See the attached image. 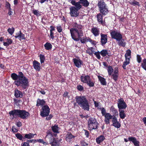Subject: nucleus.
Instances as JSON below:
<instances>
[{
    "instance_id": "obj_33",
    "label": "nucleus",
    "mask_w": 146,
    "mask_h": 146,
    "mask_svg": "<svg viewBox=\"0 0 146 146\" xmlns=\"http://www.w3.org/2000/svg\"><path fill=\"white\" fill-rule=\"evenodd\" d=\"M44 46L46 50H50L51 49L52 47V45L50 43L47 42L44 45Z\"/></svg>"
},
{
    "instance_id": "obj_34",
    "label": "nucleus",
    "mask_w": 146,
    "mask_h": 146,
    "mask_svg": "<svg viewBox=\"0 0 146 146\" xmlns=\"http://www.w3.org/2000/svg\"><path fill=\"white\" fill-rule=\"evenodd\" d=\"M131 51L129 49H128L126 51V52L125 54V59L129 58L130 59L131 58Z\"/></svg>"
},
{
    "instance_id": "obj_37",
    "label": "nucleus",
    "mask_w": 146,
    "mask_h": 146,
    "mask_svg": "<svg viewBox=\"0 0 146 146\" xmlns=\"http://www.w3.org/2000/svg\"><path fill=\"white\" fill-rule=\"evenodd\" d=\"M15 136L17 138L21 141H23V139H24V137L22 136V135L20 133H17L15 135Z\"/></svg>"
},
{
    "instance_id": "obj_49",
    "label": "nucleus",
    "mask_w": 146,
    "mask_h": 146,
    "mask_svg": "<svg viewBox=\"0 0 146 146\" xmlns=\"http://www.w3.org/2000/svg\"><path fill=\"white\" fill-rule=\"evenodd\" d=\"M112 119V124L114 125L115 123L118 121L116 117V116H113Z\"/></svg>"
},
{
    "instance_id": "obj_36",
    "label": "nucleus",
    "mask_w": 146,
    "mask_h": 146,
    "mask_svg": "<svg viewBox=\"0 0 146 146\" xmlns=\"http://www.w3.org/2000/svg\"><path fill=\"white\" fill-rule=\"evenodd\" d=\"M100 54L103 57H104L105 56H106L107 55L109 56L108 50L106 49H103L100 52Z\"/></svg>"
},
{
    "instance_id": "obj_48",
    "label": "nucleus",
    "mask_w": 146,
    "mask_h": 146,
    "mask_svg": "<svg viewBox=\"0 0 146 146\" xmlns=\"http://www.w3.org/2000/svg\"><path fill=\"white\" fill-rule=\"evenodd\" d=\"M77 89L80 91H82L84 90V88L80 85H79L76 87Z\"/></svg>"
},
{
    "instance_id": "obj_3",
    "label": "nucleus",
    "mask_w": 146,
    "mask_h": 146,
    "mask_svg": "<svg viewBox=\"0 0 146 146\" xmlns=\"http://www.w3.org/2000/svg\"><path fill=\"white\" fill-rule=\"evenodd\" d=\"M10 116L12 117V119L20 117L23 119H26L30 116V114L28 111L24 110L14 109L9 112Z\"/></svg>"
},
{
    "instance_id": "obj_19",
    "label": "nucleus",
    "mask_w": 146,
    "mask_h": 146,
    "mask_svg": "<svg viewBox=\"0 0 146 146\" xmlns=\"http://www.w3.org/2000/svg\"><path fill=\"white\" fill-rule=\"evenodd\" d=\"M75 1L72 0L70 2L74 6L76 9L79 10L82 7V5L80 4V1L78 2H76Z\"/></svg>"
},
{
    "instance_id": "obj_26",
    "label": "nucleus",
    "mask_w": 146,
    "mask_h": 146,
    "mask_svg": "<svg viewBox=\"0 0 146 146\" xmlns=\"http://www.w3.org/2000/svg\"><path fill=\"white\" fill-rule=\"evenodd\" d=\"M119 112V115L120 118L122 119H124L126 116V113L124 110H118Z\"/></svg>"
},
{
    "instance_id": "obj_14",
    "label": "nucleus",
    "mask_w": 146,
    "mask_h": 146,
    "mask_svg": "<svg viewBox=\"0 0 146 146\" xmlns=\"http://www.w3.org/2000/svg\"><path fill=\"white\" fill-rule=\"evenodd\" d=\"M100 13L98 14L97 15V18L98 22L103 26L106 25V22L105 20H103V15L101 14Z\"/></svg>"
},
{
    "instance_id": "obj_28",
    "label": "nucleus",
    "mask_w": 146,
    "mask_h": 146,
    "mask_svg": "<svg viewBox=\"0 0 146 146\" xmlns=\"http://www.w3.org/2000/svg\"><path fill=\"white\" fill-rule=\"evenodd\" d=\"M98 77L102 85L106 86L107 85V82L105 78L100 76H98Z\"/></svg>"
},
{
    "instance_id": "obj_38",
    "label": "nucleus",
    "mask_w": 146,
    "mask_h": 146,
    "mask_svg": "<svg viewBox=\"0 0 146 146\" xmlns=\"http://www.w3.org/2000/svg\"><path fill=\"white\" fill-rule=\"evenodd\" d=\"M108 72V75L110 76L111 75L112 73L113 72V69L112 66H108V68L107 69Z\"/></svg>"
},
{
    "instance_id": "obj_52",
    "label": "nucleus",
    "mask_w": 146,
    "mask_h": 146,
    "mask_svg": "<svg viewBox=\"0 0 146 146\" xmlns=\"http://www.w3.org/2000/svg\"><path fill=\"white\" fill-rule=\"evenodd\" d=\"M88 40H89V41L93 45H95L96 44V41L93 40L92 39H91L90 37Z\"/></svg>"
},
{
    "instance_id": "obj_58",
    "label": "nucleus",
    "mask_w": 146,
    "mask_h": 146,
    "mask_svg": "<svg viewBox=\"0 0 146 146\" xmlns=\"http://www.w3.org/2000/svg\"><path fill=\"white\" fill-rule=\"evenodd\" d=\"M48 116H46V117L45 118L46 120L48 121L50 120L53 117V115L51 114H50V115L49 114Z\"/></svg>"
},
{
    "instance_id": "obj_25",
    "label": "nucleus",
    "mask_w": 146,
    "mask_h": 146,
    "mask_svg": "<svg viewBox=\"0 0 146 146\" xmlns=\"http://www.w3.org/2000/svg\"><path fill=\"white\" fill-rule=\"evenodd\" d=\"M45 103L46 102L43 99L41 100L38 98L37 100L36 106L38 107L40 106H43Z\"/></svg>"
},
{
    "instance_id": "obj_1",
    "label": "nucleus",
    "mask_w": 146,
    "mask_h": 146,
    "mask_svg": "<svg viewBox=\"0 0 146 146\" xmlns=\"http://www.w3.org/2000/svg\"><path fill=\"white\" fill-rule=\"evenodd\" d=\"M73 28L70 29V32L72 39L76 41L80 40L81 43L85 44L89 41L88 40L90 37L83 36L84 33L83 31V26L80 24H78L76 22L73 23Z\"/></svg>"
},
{
    "instance_id": "obj_24",
    "label": "nucleus",
    "mask_w": 146,
    "mask_h": 146,
    "mask_svg": "<svg viewBox=\"0 0 146 146\" xmlns=\"http://www.w3.org/2000/svg\"><path fill=\"white\" fill-rule=\"evenodd\" d=\"M51 129L52 131L54 133H59V131L60 128L58 127V125H54L52 126L51 127Z\"/></svg>"
},
{
    "instance_id": "obj_35",
    "label": "nucleus",
    "mask_w": 146,
    "mask_h": 146,
    "mask_svg": "<svg viewBox=\"0 0 146 146\" xmlns=\"http://www.w3.org/2000/svg\"><path fill=\"white\" fill-rule=\"evenodd\" d=\"M94 49V48L93 47L89 48L86 50V53L91 56H93V52H94V51H93Z\"/></svg>"
},
{
    "instance_id": "obj_44",
    "label": "nucleus",
    "mask_w": 146,
    "mask_h": 146,
    "mask_svg": "<svg viewBox=\"0 0 146 146\" xmlns=\"http://www.w3.org/2000/svg\"><path fill=\"white\" fill-rule=\"evenodd\" d=\"M98 108L100 109L101 110V113L103 116H104L106 114V113H107L106 112V110L104 108L102 107V108Z\"/></svg>"
},
{
    "instance_id": "obj_42",
    "label": "nucleus",
    "mask_w": 146,
    "mask_h": 146,
    "mask_svg": "<svg viewBox=\"0 0 146 146\" xmlns=\"http://www.w3.org/2000/svg\"><path fill=\"white\" fill-rule=\"evenodd\" d=\"M7 31L9 34L12 35L14 32L15 29L13 27L12 28H9L7 29Z\"/></svg>"
},
{
    "instance_id": "obj_40",
    "label": "nucleus",
    "mask_w": 146,
    "mask_h": 146,
    "mask_svg": "<svg viewBox=\"0 0 146 146\" xmlns=\"http://www.w3.org/2000/svg\"><path fill=\"white\" fill-rule=\"evenodd\" d=\"M129 3L131 5H133L134 6L137 5L139 6H140L139 2L138 1L134 0L133 1L130 2Z\"/></svg>"
},
{
    "instance_id": "obj_51",
    "label": "nucleus",
    "mask_w": 146,
    "mask_h": 146,
    "mask_svg": "<svg viewBox=\"0 0 146 146\" xmlns=\"http://www.w3.org/2000/svg\"><path fill=\"white\" fill-rule=\"evenodd\" d=\"M100 54V52L99 51L96 52L94 53V54L96 55V57L98 59H100L101 58Z\"/></svg>"
},
{
    "instance_id": "obj_9",
    "label": "nucleus",
    "mask_w": 146,
    "mask_h": 146,
    "mask_svg": "<svg viewBox=\"0 0 146 146\" xmlns=\"http://www.w3.org/2000/svg\"><path fill=\"white\" fill-rule=\"evenodd\" d=\"M50 112V109L47 105H44L42 107L40 112V115L42 117L48 116Z\"/></svg>"
},
{
    "instance_id": "obj_8",
    "label": "nucleus",
    "mask_w": 146,
    "mask_h": 146,
    "mask_svg": "<svg viewBox=\"0 0 146 146\" xmlns=\"http://www.w3.org/2000/svg\"><path fill=\"white\" fill-rule=\"evenodd\" d=\"M80 80L83 83H86L90 87H92L94 85V83L92 81V79L88 75L84 76H80Z\"/></svg>"
},
{
    "instance_id": "obj_57",
    "label": "nucleus",
    "mask_w": 146,
    "mask_h": 146,
    "mask_svg": "<svg viewBox=\"0 0 146 146\" xmlns=\"http://www.w3.org/2000/svg\"><path fill=\"white\" fill-rule=\"evenodd\" d=\"M46 133L47 134V135H46V137L48 136L52 137L53 136L52 134V133L50 130H48Z\"/></svg>"
},
{
    "instance_id": "obj_6",
    "label": "nucleus",
    "mask_w": 146,
    "mask_h": 146,
    "mask_svg": "<svg viewBox=\"0 0 146 146\" xmlns=\"http://www.w3.org/2000/svg\"><path fill=\"white\" fill-rule=\"evenodd\" d=\"M99 125V123L95 118L90 117L88 121V127L90 131L98 129Z\"/></svg>"
},
{
    "instance_id": "obj_15",
    "label": "nucleus",
    "mask_w": 146,
    "mask_h": 146,
    "mask_svg": "<svg viewBox=\"0 0 146 146\" xmlns=\"http://www.w3.org/2000/svg\"><path fill=\"white\" fill-rule=\"evenodd\" d=\"M72 60L75 66L78 68H80L81 66V65L83 64L82 61L79 58L78 59L74 58Z\"/></svg>"
},
{
    "instance_id": "obj_21",
    "label": "nucleus",
    "mask_w": 146,
    "mask_h": 146,
    "mask_svg": "<svg viewBox=\"0 0 146 146\" xmlns=\"http://www.w3.org/2000/svg\"><path fill=\"white\" fill-rule=\"evenodd\" d=\"M129 141H131L135 146H139V142L137 140L136 138L134 137H130L128 138Z\"/></svg>"
},
{
    "instance_id": "obj_13",
    "label": "nucleus",
    "mask_w": 146,
    "mask_h": 146,
    "mask_svg": "<svg viewBox=\"0 0 146 146\" xmlns=\"http://www.w3.org/2000/svg\"><path fill=\"white\" fill-rule=\"evenodd\" d=\"M75 137L76 136L73 135L70 132H67L65 136V139L67 142L70 143L72 142Z\"/></svg>"
},
{
    "instance_id": "obj_45",
    "label": "nucleus",
    "mask_w": 146,
    "mask_h": 146,
    "mask_svg": "<svg viewBox=\"0 0 146 146\" xmlns=\"http://www.w3.org/2000/svg\"><path fill=\"white\" fill-rule=\"evenodd\" d=\"M112 125L118 129L121 126V124L118 121L115 123H114V125H113V124H112Z\"/></svg>"
},
{
    "instance_id": "obj_10",
    "label": "nucleus",
    "mask_w": 146,
    "mask_h": 146,
    "mask_svg": "<svg viewBox=\"0 0 146 146\" xmlns=\"http://www.w3.org/2000/svg\"><path fill=\"white\" fill-rule=\"evenodd\" d=\"M117 107L118 110H125L127 107V105L122 98L118 99Z\"/></svg>"
},
{
    "instance_id": "obj_4",
    "label": "nucleus",
    "mask_w": 146,
    "mask_h": 146,
    "mask_svg": "<svg viewBox=\"0 0 146 146\" xmlns=\"http://www.w3.org/2000/svg\"><path fill=\"white\" fill-rule=\"evenodd\" d=\"M75 99L76 103L84 111H89L90 105L85 96H77Z\"/></svg>"
},
{
    "instance_id": "obj_23",
    "label": "nucleus",
    "mask_w": 146,
    "mask_h": 146,
    "mask_svg": "<svg viewBox=\"0 0 146 146\" xmlns=\"http://www.w3.org/2000/svg\"><path fill=\"white\" fill-rule=\"evenodd\" d=\"M105 139V137L103 135H101L96 138V141L98 144H100Z\"/></svg>"
},
{
    "instance_id": "obj_7",
    "label": "nucleus",
    "mask_w": 146,
    "mask_h": 146,
    "mask_svg": "<svg viewBox=\"0 0 146 146\" xmlns=\"http://www.w3.org/2000/svg\"><path fill=\"white\" fill-rule=\"evenodd\" d=\"M100 12L103 15H105L108 14V10L106 7V4L104 0H101L98 1V4Z\"/></svg>"
},
{
    "instance_id": "obj_32",
    "label": "nucleus",
    "mask_w": 146,
    "mask_h": 146,
    "mask_svg": "<svg viewBox=\"0 0 146 146\" xmlns=\"http://www.w3.org/2000/svg\"><path fill=\"white\" fill-rule=\"evenodd\" d=\"M7 42H4L3 45L6 46H8L10 45L13 42V40L12 39L10 38H7Z\"/></svg>"
},
{
    "instance_id": "obj_43",
    "label": "nucleus",
    "mask_w": 146,
    "mask_h": 146,
    "mask_svg": "<svg viewBox=\"0 0 146 146\" xmlns=\"http://www.w3.org/2000/svg\"><path fill=\"white\" fill-rule=\"evenodd\" d=\"M80 143L82 146H88V143L84 140L80 141Z\"/></svg>"
},
{
    "instance_id": "obj_64",
    "label": "nucleus",
    "mask_w": 146,
    "mask_h": 146,
    "mask_svg": "<svg viewBox=\"0 0 146 146\" xmlns=\"http://www.w3.org/2000/svg\"><path fill=\"white\" fill-rule=\"evenodd\" d=\"M16 125L18 127H20L22 125V123L20 121H19L16 123Z\"/></svg>"
},
{
    "instance_id": "obj_41",
    "label": "nucleus",
    "mask_w": 146,
    "mask_h": 146,
    "mask_svg": "<svg viewBox=\"0 0 146 146\" xmlns=\"http://www.w3.org/2000/svg\"><path fill=\"white\" fill-rule=\"evenodd\" d=\"M40 62L42 64L44 62L45 60V57L44 55L40 54Z\"/></svg>"
},
{
    "instance_id": "obj_60",
    "label": "nucleus",
    "mask_w": 146,
    "mask_h": 146,
    "mask_svg": "<svg viewBox=\"0 0 146 146\" xmlns=\"http://www.w3.org/2000/svg\"><path fill=\"white\" fill-rule=\"evenodd\" d=\"M27 141L29 143H35L36 142V139H30V140H28Z\"/></svg>"
},
{
    "instance_id": "obj_30",
    "label": "nucleus",
    "mask_w": 146,
    "mask_h": 146,
    "mask_svg": "<svg viewBox=\"0 0 146 146\" xmlns=\"http://www.w3.org/2000/svg\"><path fill=\"white\" fill-rule=\"evenodd\" d=\"M130 59L129 58L125 59V60L123 62L122 65V67L124 70L126 69V66L129 64L130 63Z\"/></svg>"
},
{
    "instance_id": "obj_62",
    "label": "nucleus",
    "mask_w": 146,
    "mask_h": 146,
    "mask_svg": "<svg viewBox=\"0 0 146 146\" xmlns=\"http://www.w3.org/2000/svg\"><path fill=\"white\" fill-rule=\"evenodd\" d=\"M50 32V38L52 39V40H53L54 36V33L53 32Z\"/></svg>"
},
{
    "instance_id": "obj_29",
    "label": "nucleus",
    "mask_w": 146,
    "mask_h": 146,
    "mask_svg": "<svg viewBox=\"0 0 146 146\" xmlns=\"http://www.w3.org/2000/svg\"><path fill=\"white\" fill-rule=\"evenodd\" d=\"M36 135V134H33L31 133H29V134H25L24 139L25 138L28 139H31L34 137V135Z\"/></svg>"
},
{
    "instance_id": "obj_56",
    "label": "nucleus",
    "mask_w": 146,
    "mask_h": 146,
    "mask_svg": "<svg viewBox=\"0 0 146 146\" xmlns=\"http://www.w3.org/2000/svg\"><path fill=\"white\" fill-rule=\"evenodd\" d=\"M12 131L13 132V133H17L18 131V129L16 128L15 126H13L12 128Z\"/></svg>"
},
{
    "instance_id": "obj_39",
    "label": "nucleus",
    "mask_w": 146,
    "mask_h": 146,
    "mask_svg": "<svg viewBox=\"0 0 146 146\" xmlns=\"http://www.w3.org/2000/svg\"><path fill=\"white\" fill-rule=\"evenodd\" d=\"M141 66L146 71V59L145 58L143 59Z\"/></svg>"
},
{
    "instance_id": "obj_17",
    "label": "nucleus",
    "mask_w": 146,
    "mask_h": 146,
    "mask_svg": "<svg viewBox=\"0 0 146 146\" xmlns=\"http://www.w3.org/2000/svg\"><path fill=\"white\" fill-rule=\"evenodd\" d=\"M113 115H112L110 113H107L104 116V121L106 124L110 123V120L112 118Z\"/></svg>"
},
{
    "instance_id": "obj_12",
    "label": "nucleus",
    "mask_w": 146,
    "mask_h": 146,
    "mask_svg": "<svg viewBox=\"0 0 146 146\" xmlns=\"http://www.w3.org/2000/svg\"><path fill=\"white\" fill-rule=\"evenodd\" d=\"M101 44L102 46H104L108 42V37L107 34H103L102 33L100 34Z\"/></svg>"
},
{
    "instance_id": "obj_31",
    "label": "nucleus",
    "mask_w": 146,
    "mask_h": 146,
    "mask_svg": "<svg viewBox=\"0 0 146 146\" xmlns=\"http://www.w3.org/2000/svg\"><path fill=\"white\" fill-rule=\"evenodd\" d=\"M80 2L82 5L85 7H88L89 5V3L87 0H80Z\"/></svg>"
},
{
    "instance_id": "obj_2",
    "label": "nucleus",
    "mask_w": 146,
    "mask_h": 146,
    "mask_svg": "<svg viewBox=\"0 0 146 146\" xmlns=\"http://www.w3.org/2000/svg\"><path fill=\"white\" fill-rule=\"evenodd\" d=\"M11 77L15 80L14 84L17 87H20L23 90H27L29 86V79L22 72H19L18 75L13 73L11 74Z\"/></svg>"
},
{
    "instance_id": "obj_46",
    "label": "nucleus",
    "mask_w": 146,
    "mask_h": 146,
    "mask_svg": "<svg viewBox=\"0 0 146 146\" xmlns=\"http://www.w3.org/2000/svg\"><path fill=\"white\" fill-rule=\"evenodd\" d=\"M56 29L57 31L59 33H61L62 31V27L60 25H58V26L56 27Z\"/></svg>"
},
{
    "instance_id": "obj_16",
    "label": "nucleus",
    "mask_w": 146,
    "mask_h": 146,
    "mask_svg": "<svg viewBox=\"0 0 146 146\" xmlns=\"http://www.w3.org/2000/svg\"><path fill=\"white\" fill-rule=\"evenodd\" d=\"M33 66L34 69L37 71H39L41 69L40 64L38 61L34 60L33 62Z\"/></svg>"
},
{
    "instance_id": "obj_47",
    "label": "nucleus",
    "mask_w": 146,
    "mask_h": 146,
    "mask_svg": "<svg viewBox=\"0 0 146 146\" xmlns=\"http://www.w3.org/2000/svg\"><path fill=\"white\" fill-rule=\"evenodd\" d=\"M111 78L115 80V81L117 80L119 75L114 74H111Z\"/></svg>"
},
{
    "instance_id": "obj_55",
    "label": "nucleus",
    "mask_w": 146,
    "mask_h": 146,
    "mask_svg": "<svg viewBox=\"0 0 146 146\" xmlns=\"http://www.w3.org/2000/svg\"><path fill=\"white\" fill-rule=\"evenodd\" d=\"M33 14L37 16H38L40 15L38 10H33Z\"/></svg>"
},
{
    "instance_id": "obj_50",
    "label": "nucleus",
    "mask_w": 146,
    "mask_h": 146,
    "mask_svg": "<svg viewBox=\"0 0 146 146\" xmlns=\"http://www.w3.org/2000/svg\"><path fill=\"white\" fill-rule=\"evenodd\" d=\"M36 142H38L39 143H42L43 144L45 145H47L48 143L44 141L42 139H39L36 140Z\"/></svg>"
},
{
    "instance_id": "obj_18",
    "label": "nucleus",
    "mask_w": 146,
    "mask_h": 146,
    "mask_svg": "<svg viewBox=\"0 0 146 146\" xmlns=\"http://www.w3.org/2000/svg\"><path fill=\"white\" fill-rule=\"evenodd\" d=\"M15 37L16 38L19 39L20 40H25V35L23 34L21 31L16 34Z\"/></svg>"
},
{
    "instance_id": "obj_5",
    "label": "nucleus",
    "mask_w": 146,
    "mask_h": 146,
    "mask_svg": "<svg viewBox=\"0 0 146 146\" xmlns=\"http://www.w3.org/2000/svg\"><path fill=\"white\" fill-rule=\"evenodd\" d=\"M110 33L112 38L118 41V44L119 46L123 47L125 46L126 42L125 39L123 38L122 34L119 32L113 30Z\"/></svg>"
},
{
    "instance_id": "obj_59",
    "label": "nucleus",
    "mask_w": 146,
    "mask_h": 146,
    "mask_svg": "<svg viewBox=\"0 0 146 146\" xmlns=\"http://www.w3.org/2000/svg\"><path fill=\"white\" fill-rule=\"evenodd\" d=\"M11 7V5L7 1H6L5 4V7L7 9Z\"/></svg>"
},
{
    "instance_id": "obj_53",
    "label": "nucleus",
    "mask_w": 146,
    "mask_h": 146,
    "mask_svg": "<svg viewBox=\"0 0 146 146\" xmlns=\"http://www.w3.org/2000/svg\"><path fill=\"white\" fill-rule=\"evenodd\" d=\"M84 131V135L87 138H88L89 136V132L87 130L84 129L83 130Z\"/></svg>"
},
{
    "instance_id": "obj_27",
    "label": "nucleus",
    "mask_w": 146,
    "mask_h": 146,
    "mask_svg": "<svg viewBox=\"0 0 146 146\" xmlns=\"http://www.w3.org/2000/svg\"><path fill=\"white\" fill-rule=\"evenodd\" d=\"M110 110L113 114V116H116L118 115V111L117 109H116L115 107L112 106H111L110 108Z\"/></svg>"
},
{
    "instance_id": "obj_61",
    "label": "nucleus",
    "mask_w": 146,
    "mask_h": 146,
    "mask_svg": "<svg viewBox=\"0 0 146 146\" xmlns=\"http://www.w3.org/2000/svg\"><path fill=\"white\" fill-rule=\"evenodd\" d=\"M21 146H30V145L27 141L24 142L21 144Z\"/></svg>"
},
{
    "instance_id": "obj_11",
    "label": "nucleus",
    "mask_w": 146,
    "mask_h": 146,
    "mask_svg": "<svg viewBox=\"0 0 146 146\" xmlns=\"http://www.w3.org/2000/svg\"><path fill=\"white\" fill-rule=\"evenodd\" d=\"M70 10L69 13L71 17H76L79 15V13L78 12L79 10L76 9L75 7H70Z\"/></svg>"
},
{
    "instance_id": "obj_22",
    "label": "nucleus",
    "mask_w": 146,
    "mask_h": 146,
    "mask_svg": "<svg viewBox=\"0 0 146 146\" xmlns=\"http://www.w3.org/2000/svg\"><path fill=\"white\" fill-rule=\"evenodd\" d=\"M91 32L95 36H98L100 34V31L96 27L92 28Z\"/></svg>"
},
{
    "instance_id": "obj_20",
    "label": "nucleus",
    "mask_w": 146,
    "mask_h": 146,
    "mask_svg": "<svg viewBox=\"0 0 146 146\" xmlns=\"http://www.w3.org/2000/svg\"><path fill=\"white\" fill-rule=\"evenodd\" d=\"M14 95L16 98H22L23 96L22 92L17 89H15L14 91Z\"/></svg>"
},
{
    "instance_id": "obj_54",
    "label": "nucleus",
    "mask_w": 146,
    "mask_h": 146,
    "mask_svg": "<svg viewBox=\"0 0 146 146\" xmlns=\"http://www.w3.org/2000/svg\"><path fill=\"white\" fill-rule=\"evenodd\" d=\"M137 62L139 63H140L141 62V60L142 59L141 58V57L140 55L137 54Z\"/></svg>"
},
{
    "instance_id": "obj_63",
    "label": "nucleus",
    "mask_w": 146,
    "mask_h": 146,
    "mask_svg": "<svg viewBox=\"0 0 146 146\" xmlns=\"http://www.w3.org/2000/svg\"><path fill=\"white\" fill-rule=\"evenodd\" d=\"M50 139L49 140V143L51 145V144L54 141V139L52 138V137H54L53 136L52 137H50Z\"/></svg>"
}]
</instances>
